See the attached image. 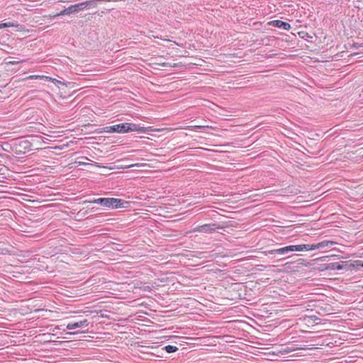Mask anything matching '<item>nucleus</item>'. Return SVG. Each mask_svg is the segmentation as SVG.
<instances>
[{
    "instance_id": "2",
    "label": "nucleus",
    "mask_w": 363,
    "mask_h": 363,
    "mask_svg": "<svg viewBox=\"0 0 363 363\" xmlns=\"http://www.w3.org/2000/svg\"><path fill=\"white\" fill-rule=\"evenodd\" d=\"M84 203L101 204L103 206L112 208H125L126 207L125 204L128 203V201L115 198H99L93 201H85Z\"/></svg>"
},
{
    "instance_id": "4",
    "label": "nucleus",
    "mask_w": 363,
    "mask_h": 363,
    "mask_svg": "<svg viewBox=\"0 0 363 363\" xmlns=\"http://www.w3.org/2000/svg\"><path fill=\"white\" fill-rule=\"evenodd\" d=\"M217 228H220L216 223H208L202 225H199L193 229V232L212 233L216 231Z\"/></svg>"
},
{
    "instance_id": "16",
    "label": "nucleus",
    "mask_w": 363,
    "mask_h": 363,
    "mask_svg": "<svg viewBox=\"0 0 363 363\" xmlns=\"http://www.w3.org/2000/svg\"><path fill=\"white\" fill-rule=\"evenodd\" d=\"M201 128V126H200V125H196L195 126V128Z\"/></svg>"
},
{
    "instance_id": "17",
    "label": "nucleus",
    "mask_w": 363,
    "mask_h": 363,
    "mask_svg": "<svg viewBox=\"0 0 363 363\" xmlns=\"http://www.w3.org/2000/svg\"><path fill=\"white\" fill-rule=\"evenodd\" d=\"M303 259H299L298 260V262H300V263H301V264H302V262H303Z\"/></svg>"
},
{
    "instance_id": "10",
    "label": "nucleus",
    "mask_w": 363,
    "mask_h": 363,
    "mask_svg": "<svg viewBox=\"0 0 363 363\" xmlns=\"http://www.w3.org/2000/svg\"><path fill=\"white\" fill-rule=\"evenodd\" d=\"M164 350L167 352V353H172V352H175L178 350V348L176 347V346H173V345H167L164 347Z\"/></svg>"
},
{
    "instance_id": "8",
    "label": "nucleus",
    "mask_w": 363,
    "mask_h": 363,
    "mask_svg": "<svg viewBox=\"0 0 363 363\" xmlns=\"http://www.w3.org/2000/svg\"><path fill=\"white\" fill-rule=\"evenodd\" d=\"M335 242L333 241L330 240H323L322 242H318L316 244H312L311 247L313 250L320 249V248H324V247H332Z\"/></svg>"
},
{
    "instance_id": "7",
    "label": "nucleus",
    "mask_w": 363,
    "mask_h": 363,
    "mask_svg": "<svg viewBox=\"0 0 363 363\" xmlns=\"http://www.w3.org/2000/svg\"><path fill=\"white\" fill-rule=\"evenodd\" d=\"M88 325L87 319H83L78 322L68 323L67 325V329L71 330L81 328V327H83L84 325Z\"/></svg>"
},
{
    "instance_id": "1",
    "label": "nucleus",
    "mask_w": 363,
    "mask_h": 363,
    "mask_svg": "<svg viewBox=\"0 0 363 363\" xmlns=\"http://www.w3.org/2000/svg\"><path fill=\"white\" fill-rule=\"evenodd\" d=\"M147 128L140 127L139 125L130 123H120L111 126H106L102 128L99 133H125L130 131H137L140 133H146Z\"/></svg>"
},
{
    "instance_id": "13",
    "label": "nucleus",
    "mask_w": 363,
    "mask_h": 363,
    "mask_svg": "<svg viewBox=\"0 0 363 363\" xmlns=\"http://www.w3.org/2000/svg\"><path fill=\"white\" fill-rule=\"evenodd\" d=\"M144 166H145V164L137 163V164H129L127 167H144Z\"/></svg>"
},
{
    "instance_id": "11",
    "label": "nucleus",
    "mask_w": 363,
    "mask_h": 363,
    "mask_svg": "<svg viewBox=\"0 0 363 363\" xmlns=\"http://www.w3.org/2000/svg\"><path fill=\"white\" fill-rule=\"evenodd\" d=\"M43 78L48 79V77H45V76H41V75H30V76H28V77H26V78L22 79V81L26 80V79H43Z\"/></svg>"
},
{
    "instance_id": "15",
    "label": "nucleus",
    "mask_w": 363,
    "mask_h": 363,
    "mask_svg": "<svg viewBox=\"0 0 363 363\" xmlns=\"http://www.w3.org/2000/svg\"><path fill=\"white\" fill-rule=\"evenodd\" d=\"M353 46H354V47H355V48L363 47V44H362V45H357L356 43H354V44L353 45Z\"/></svg>"
},
{
    "instance_id": "19",
    "label": "nucleus",
    "mask_w": 363,
    "mask_h": 363,
    "mask_svg": "<svg viewBox=\"0 0 363 363\" xmlns=\"http://www.w3.org/2000/svg\"><path fill=\"white\" fill-rule=\"evenodd\" d=\"M337 269H341V267H340V265H338V267H337Z\"/></svg>"
},
{
    "instance_id": "14",
    "label": "nucleus",
    "mask_w": 363,
    "mask_h": 363,
    "mask_svg": "<svg viewBox=\"0 0 363 363\" xmlns=\"http://www.w3.org/2000/svg\"><path fill=\"white\" fill-rule=\"evenodd\" d=\"M355 262H356L357 267H363V260H357Z\"/></svg>"
},
{
    "instance_id": "3",
    "label": "nucleus",
    "mask_w": 363,
    "mask_h": 363,
    "mask_svg": "<svg viewBox=\"0 0 363 363\" xmlns=\"http://www.w3.org/2000/svg\"><path fill=\"white\" fill-rule=\"evenodd\" d=\"M90 3H91V1H87L79 3V4H77L74 5H72L69 7L62 10L60 13H57L53 15L52 17L55 18V17H57L59 16H64V15H68L70 13H77L79 11L83 10L86 6L89 5Z\"/></svg>"
},
{
    "instance_id": "9",
    "label": "nucleus",
    "mask_w": 363,
    "mask_h": 363,
    "mask_svg": "<svg viewBox=\"0 0 363 363\" xmlns=\"http://www.w3.org/2000/svg\"><path fill=\"white\" fill-rule=\"evenodd\" d=\"M293 250H291V252L294 251H303V250H313V248L311 247V245L309 244H302V245H291Z\"/></svg>"
},
{
    "instance_id": "6",
    "label": "nucleus",
    "mask_w": 363,
    "mask_h": 363,
    "mask_svg": "<svg viewBox=\"0 0 363 363\" xmlns=\"http://www.w3.org/2000/svg\"><path fill=\"white\" fill-rule=\"evenodd\" d=\"M291 250H293V248L291 247V245H289V246L279 248V249L268 250V251L265 252V253L269 254V255H275V254L285 255L289 252H291Z\"/></svg>"
},
{
    "instance_id": "5",
    "label": "nucleus",
    "mask_w": 363,
    "mask_h": 363,
    "mask_svg": "<svg viewBox=\"0 0 363 363\" xmlns=\"http://www.w3.org/2000/svg\"><path fill=\"white\" fill-rule=\"evenodd\" d=\"M269 26L277 27L279 28H282L285 30H289L291 28V25L289 23L280 21V20H274L271 21L268 23Z\"/></svg>"
},
{
    "instance_id": "18",
    "label": "nucleus",
    "mask_w": 363,
    "mask_h": 363,
    "mask_svg": "<svg viewBox=\"0 0 363 363\" xmlns=\"http://www.w3.org/2000/svg\"><path fill=\"white\" fill-rule=\"evenodd\" d=\"M23 143L27 145V144H28L29 143H28V141H24V142H23Z\"/></svg>"
},
{
    "instance_id": "12",
    "label": "nucleus",
    "mask_w": 363,
    "mask_h": 363,
    "mask_svg": "<svg viewBox=\"0 0 363 363\" xmlns=\"http://www.w3.org/2000/svg\"><path fill=\"white\" fill-rule=\"evenodd\" d=\"M17 26V24L13 22L4 23L0 24V28Z\"/></svg>"
}]
</instances>
